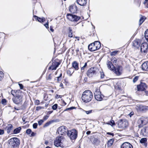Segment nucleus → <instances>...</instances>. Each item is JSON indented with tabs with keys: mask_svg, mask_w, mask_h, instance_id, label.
Returning a JSON list of instances; mask_svg holds the SVG:
<instances>
[{
	"mask_svg": "<svg viewBox=\"0 0 148 148\" xmlns=\"http://www.w3.org/2000/svg\"><path fill=\"white\" fill-rule=\"evenodd\" d=\"M93 97V94L91 91L90 90H87L83 93L82 98L83 101L87 103L92 100Z\"/></svg>",
	"mask_w": 148,
	"mask_h": 148,
	"instance_id": "1",
	"label": "nucleus"
},
{
	"mask_svg": "<svg viewBox=\"0 0 148 148\" xmlns=\"http://www.w3.org/2000/svg\"><path fill=\"white\" fill-rule=\"evenodd\" d=\"M12 99L14 103L19 106L22 104L23 97L21 93H18V94L15 95Z\"/></svg>",
	"mask_w": 148,
	"mask_h": 148,
	"instance_id": "2",
	"label": "nucleus"
},
{
	"mask_svg": "<svg viewBox=\"0 0 148 148\" xmlns=\"http://www.w3.org/2000/svg\"><path fill=\"white\" fill-rule=\"evenodd\" d=\"M101 46L100 42L96 41L94 43L89 44L88 46V49L91 51H93L99 49Z\"/></svg>",
	"mask_w": 148,
	"mask_h": 148,
	"instance_id": "3",
	"label": "nucleus"
},
{
	"mask_svg": "<svg viewBox=\"0 0 148 148\" xmlns=\"http://www.w3.org/2000/svg\"><path fill=\"white\" fill-rule=\"evenodd\" d=\"M64 140V138L63 136H60L57 137L54 141V145L57 147H63V142Z\"/></svg>",
	"mask_w": 148,
	"mask_h": 148,
	"instance_id": "4",
	"label": "nucleus"
},
{
	"mask_svg": "<svg viewBox=\"0 0 148 148\" xmlns=\"http://www.w3.org/2000/svg\"><path fill=\"white\" fill-rule=\"evenodd\" d=\"M98 71L99 69L97 67H92L87 71V75L88 77H90L97 74Z\"/></svg>",
	"mask_w": 148,
	"mask_h": 148,
	"instance_id": "5",
	"label": "nucleus"
},
{
	"mask_svg": "<svg viewBox=\"0 0 148 148\" xmlns=\"http://www.w3.org/2000/svg\"><path fill=\"white\" fill-rule=\"evenodd\" d=\"M8 143L10 146L13 147H17L19 145L20 141L17 138H13L9 140Z\"/></svg>",
	"mask_w": 148,
	"mask_h": 148,
	"instance_id": "6",
	"label": "nucleus"
},
{
	"mask_svg": "<svg viewBox=\"0 0 148 148\" xmlns=\"http://www.w3.org/2000/svg\"><path fill=\"white\" fill-rule=\"evenodd\" d=\"M66 17L68 20L74 22H77L81 18L80 16L70 14H67Z\"/></svg>",
	"mask_w": 148,
	"mask_h": 148,
	"instance_id": "7",
	"label": "nucleus"
},
{
	"mask_svg": "<svg viewBox=\"0 0 148 148\" xmlns=\"http://www.w3.org/2000/svg\"><path fill=\"white\" fill-rule=\"evenodd\" d=\"M78 132L76 130L73 129L68 132L67 134L71 140H75L77 137Z\"/></svg>",
	"mask_w": 148,
	"mask_h": 148,
	"instance_id": "8",
	"label": "nucleus"
},
{
	"mask_svg": "<svg viewBox=\"0 0 148 148\" xmlns=\"http://www.w3.org/2000/svg\"><path fill=\"white\" fill-rule=\"evenodd\" d=\"M95 97V99L98 101H101L103 99V96L101 95L98 88H96L95 89L94 92Z\"/></svg>",
	"mask_w": 148,
	"mask_h": 148,
	"instance_id": "9",
	"label": "nucleus"
},
{
	"mask_svg": "<svg viewBox=\"0 0 148 148\" xmlns=\"http://www.w3.org/2000/svg\"><path fill=\"white\" fill-rule=\"evenodd\" d=\"M128 125V121L125 120H120L118 124V126L121 129H125L127 128Z\"/></svg>",
	"mask_w": 148,
	"mask_h": 148,
	"instance_id": "10",
	"label": "nucleus"
},
{
	"mask_svg": "<svg viewBox=\"0 0 148 148\" xmlns=\"http://www.w3.org/2000/svg\"><path fill=\"white\" fill-rule=\"evenodd\" d=\"M68 131L67 128L64 126H62L59 127L57 131L58 133L61 135L66 134Z\"/></svg>",
	"mask_w": 148,
	"mask_h": 148,
	"instance_id": "11",
	"label": "nucleus"
},
{
	"mask_svg": "<svg viewBox=\"0 0 148 148\" xmlns=\"http://www.w3.org/2000/svg\"><path fill=\"white\" fill-rule=\"evenodd\" d=\"M140 51L142 53H145L148 51V45L146 42L142 43L140 46Z\"/></svg>",
	"mask_w": 148,
	"mask_h": 148,
	"instance_id": "12",
	"label": "nucleus"
},
{
	"mask_svg": "<svg viewBox=\"0 0 148 148\" xmlns=\"http://www.w3.org/2000/svg\"><path fill=\"white\" fill-rule=\"evenodd\" d=\"M123 68L121 66H118L114 69V71H115V73L116 75H121L122 73Z\"/></svg>",
	"mask_w": 148,
	"mask_h": 148,
	"instance_id": "13",
	"label": "nucleus"
},
{
	"mask_svg": "<svg viewBox=\"0 0 148 148\" xmlns=\"http://www.w3.org/2000/svg\"><path fill=\"white\" fill-rule=\"evenodd\" d=\"M140 133L143 136L148 137V126L143 127L141 129Z\"/></svg>",
	"mask_w": 148,
	"mask_h": 148,
	"instance_id": "14",
	"label": "nucleus"
},
{
	"mask_svg": "<svg viewBox=\"0 0 148 148\" xmlns=\"http://www.w3.org/2000/svg\"><path fill=\"white\" fill-rule=\"evenodd\" d=\"M147 88L146 84L144 83H141L137 86V90L138 91H143L145 90Z\"/></svg>",
	"mask_w": 148,
	"mask_h": 148,
	"instance_id": "15",
	"label": "nucleus"
},
{
	"mask_svg": "<svg viewBox=\"0 0 148 148\" xmlns=\"http://www.w3.org/2000/svg\"><path fill=\"white\" fill-rule=\"evenodd\" d=\"M69 10L71 12L73 13L77 12V9L75 4H73L70 6Z\"/></svg>",
	"mask_w": 148,
	"mask_h": 148,
	"instance_id": "16",
	"label": "nucleus"
},
{
	"mask_svg": "<svg viewBox=\"0 0 148 148\" xmlns=\"http://www.w3.org/2000/svg\"><path fill=\"white\" fill-rule=\"evenodd\" d=\"M145 118L143 117H141L138 120V123L139 124L138 126L139 127H142L143 125L145 124Z\"/></svg>",
	"mask_w": 148,
	"mask_h": 148,
	"instance_id": "17",
	"label": "nucleus"
},
{
	"mask_svg": "<svg viewBox=\"0 0 148 148\" xmlns=\"http://www.w3.org/2000/svg\"><path fill=\"white\" fill-rule=\"evenodd\" d=\"M121 148H133L132 144L128 142L123 143L121 146Z\"/></svg>",
	"mask_w": 148,
	"mask_h": 148,
	"instance_id": "18",
	"label": "nucleus"
},
{
	"mask_svg": "<svg viewBox=\"0 0 148 148\" xmlns=\"http://www.w3.org/2000/svg\"><path fill=\"white\" fill-rule=\"evenodd\" d=\"M141 40L139 39H136L133 42V46L137 48H138L141 44Z\"/></svg>",
	"mask_w": 148,
	"mask_h": 148,
	"instance_id": "19",
	"label": "nucleus"
},
{
	"mask_svg": "<svg viewBox=\"0 0 148 148\" xmlns=\"http://www.w3.org/2000/svg\"><path fill=\"white\" fill-rule=\"evenodd\" d=\"M59 64L60 63L58 62H53L52 65L49 67V69H51L52 70H56Z\"/></svg>",
	"mask_w": 148,
	"mask_h": 148,
	"instance_id": "20",
	"label": "nucleus"
},
{
	"mask_svg": "<svg viewBox=\"0 0 148 148\" xmlns=\"http://www.w3.org/2000/svg\"><path fill=\"white\" fill-rule=\"evenodd\" d=\"M26 134L29 135L30 136H34L36 135V133L32 131V130L30 129H27L26 130Z\"/></svg>",
	"mask_w": 148,
	"mask_h": 148,
	"instance_id": "21",
	"label": "nucleus"
},
{
	"mask_svg": "<svg viewBox=\"0 0 148 148\" xmlns=\"http://www.w3.org/2000/svg\"><path fill=\"white\" fill-rule=\"evenodd\" d=\"M107 65L108 68L111 71H113L115 68L114 66L112 64V63L110 61H108Z\"/></svg>",
	"mask_w": 148,
	"mask_h": 148,
	"instance_id": "22",
	"label": "nucleus"
},
{
	"mask_svg": "<svg viewBox=\"0 0 148 148\" xmlns=\"http://www.w3.org/2000/svg\"><path fill=\"white\" fill-rule=\"evenodd\" d=\"M142 68L143 71H148V62H145L142 64Z\"/></svg>",
	"mask_w": 148,
	"mask_h": 148,
	"instance_id": "23",
	"label": "nucleus"
},
{
	"mask_svg": "<svg viewBox=\"0 0 148 148\" xmlns=\"http://www.w3.org/2000/svg\"><path fill=\"white\" fill-rule=\"evenodd\" d=\"M77 3L82 6L85 5L87 3V0H77Z\"/></svg>",
	"mask_w": 148,
	"mask_h": 148,
	"instance_id": "24",
	"label": "nucleus"
},
{
	"mask_svg": "<svg viewBox=\"0 0 148 148\" xmlns=\"http://www.w3.org/2000/svg\"><path fill=\"white\" fill-rule=\"evenodd\" d=\"M12 124L8 125L5 127V129L7 130V132L9 134L10 133L12 129Z\"/></svg>",
	"mask_w": 148,
	"mask_h": 148,
	"instance_id": "25",
	"label": "nucleus"
},
{
	"mask_svg": "<svg viewBox=\"0 0 148 148\" xmlns=\"http://www.w3.org/2000/svg\"><path fill=\"white\" fill-rule=\"evenodd\" d=\"M147 139L146 138H142L140 140V142L141 143L146 146L147 145Z\"/></svg>",
	"mask_w": 148,
	"mask_h": 148,
	"instance_id": "26",
	"label": "nucleus"
},
{
	"mask_svg": "<svg viewBox=\"0 0 148 148\" xmlns=\"http://www.w3.org/2000/svg\"><path fill=\"white\" fill-rule=\"evenodd\" d=\"M34 17L35 19H37L38 21L40 22H43L45 20V18L44 17L40 18L38 17L36 15L34 16Z\"/></svg>",
	"mask_w": 148,
	"mask_h": 148,
	"instance_id": "27",
	"label": "nucleus"
},
{
	"mask_svg": "<svg viewBox=\"0 0 148 148\" xmlns=\"http://www.w3.org/2000/svg\"><path fill=\"white\" fill-rule=\"evenodd\" d=\"M18 93H21L20 90H12L11 91V94L14 96V97L15 95L18 94Z\"/></svg>",
	"mask_w": 148,
	"mask_h": 148,
	"instance_id": "28",
	"label": "nucleus"
},
{
	"mask_svg": "<svg viewBox=\"0 0 148 148\" xmlns=\"http://www.w3.org/2000/svg\"><path fill=\"white\" fill-rule=\"evenodd\" d=\"M72 66L73 68H74L75 70H77L79 69L78 66V64L76 62L74 61L72 63Z\"/></svg>",
	"mask_w": 148,
	"mask_h": 148,
	"instance_id": "29",
	"label": "nucleus"
},
{
	"mask_svg": "<svg viewBox=\"0 0 148 148\" xmlns=\"http://www.w3.org/2000/svg\"><path fill=\"white\" fill-rule=\"evenodd\" d=\"M114 141V139H111L108 141L107 143V145L108 147H110L113 144Z\"/></svg>",
	"mask_w": 148,
	"mask_h": 148,
	"instance_id": "30",
	"label": "nucleus"
},
{
	"mask_svg": "<svg viewBox=\"0 0 148 148\" xmlns=\"http://www.w3.org/2000/svg\"><path fill=\"white\" fill-rule=\"evenodd\" d=\"M21 130V128L19 127L18 128H16L14 129L13 131V133L14 134H16L20 132Z\"/></svg>",
	"mask_w": 148,
	"mask_h": 148,
	"instance_id": "31",
	"label": "nucleus"
},
{
	"mask_svg": "<svg viewBox=\"0 0 148 148\" xmlns=\"http://www.w3.org/2000/svg\"><path fill=\"white\" fill-rule=\"evenodd\" d=\"M145 18L144 16H142L139 20V25H140L145 21Z\"/></svg>",
	"mask_w": 148,
	"mask_h": 148,
	"instance_id": "32",
	"label": "nucleus"
},
{
	"mask_svg": "<svg viewBox=\"0 0 148 148\" xmlns=\"http://www.w3.org/2000/svg\"><path fill=\"white\" fill-rule=\"evenodd\" d=\"M106 124L108 125H110L112 126L115 125L114 121L112 120H111L110 122L107 123Z\"/></svg>",
	"mask_w": 148,
	"mask_h": 148,
	"instance_id": "33",
	"label": "nucleus"
},
{
	"mask_svg": "<svg viewBox=\"0 0 148 148\" xmlns=\"http://www.w3.org/2000/svg\"><path fill=\"white\" fill-rule=\"evenodd\" d=\"M145 39L148 42V29H147L145 33Z\"/></svg>",
	"mask_w": 148,
	"mask_h": 148,
	"instance_id": "34",
	"label": "nucleus"
},
{
	"mask_svg": "<svg viewBox=\"0 0 148 148\" xmlns=\"http://www.w3.org/2000/svg\"><path fill=\"white\" fill-rule=\"evenodd\" d=\"M62 75V74L61 73L59 76L58 77L56 78V79H55V80H57L58 82H59L61 80Z\"/></svg>",
	"mask_w": 148,
	"mask_h": 148,
	"instance_id": "35",
	"label": "nucleus"
},
{
	"mask_svg": "<svg viewBox=\"0 0 148 148\" xmlns=\"http://www.w3.org/2000/svg\"><path fill=\"white\" fill-rule=\"evenodd\" d=\"M117 60L115 57H112L111 59V61L114 64H116L117 62Z\"/></svg>",
	"mask_w": 148,
	"mask_h": 148,
	"instance_id": "36",
	"label": "nucleus"
},
{
	"mask_svg": "<svg viewBox=\"0 0 148 148\" xmlns=\"http://www.w3.org/2000/svg\"><path fill=\"white\" fill-rule=\"evenodd\" d=\"M4 77V73L3 72L0 71V81H1Z\"/></svg>",
	"mask_w": 148,
	"mask_h": 148,
	"instance_id": "37",
	"label": "nucleus"
},
{
	"mask_svg": "<svg viewBox=\"0 0 148 148\" xmlns=\"http://www.w3.org/2000/svg\"><path fill=\"white\" fill-rule=\"evenodd\" d=\"M87 63L86 62L85 63L84 66L81 68V70L82 72H83L84 71V69L87 66Z\"/></svg>",
	"mask_w": 148,
	"mask_h": 148,
	"instance_id": "38",
	"label": "nucleus"
},
{
	"mask_svg": "<svg viewBox=\"0 0 148 148\" xmlns=\"http://www.w3.org/2000/svg\"><path fill=\"white\" fill-rule=\"evenodd\" d=\"M1 103L2 104L4 105H5L7 103V101L6 99H3L1 100Z\"/></svg>",
	"mask_w": 148,
	"mask_h": 148,
	"instance_id": "39",
	"label": "nucleus"
},
{
	"mask_svg": "<svg viewBox=\"0 0 148 148\" xmlns=\"http://www.w3.org/2000/svg\"><path fill=\"white\" fill-rule=\"evenodd\" d=\"M83 111L85 112L86 114H88L91 113L92 112V110H90L88 111H86L85 110H83Z\"/></svg>",
	"mask_w": 148,
	"mask_h": 148,
	"instance_id": "40",
	"label": "nucleus"
},
{
	"mask_svg": "<svg viewBox=\"0 0 148 148\" xmlns=\"http://www.w3.org/2000/svg\"><path fill=\"white\" fill-rule=\"evenodd\" d=\"M52 122L51 121H49L46 123L44 125V127H45L48 126Z\"/></svg>",
	"mask_w": 148,
	"mask_h": 148,
	"instance_id": "41",
	"label": "nucleus"
},
{
	"mask_svg": "<svg viewBox=\"0 0 148 148\" xmlns=\"http://www.w3.org/2000/svg\"><path fill=\"white\" fill-rule=\"evenodd\" d=\"M58 108V105L57 104H55L52 106V108L53 110H56Z\"/></svg>",
	"mask_w": 148,
	"mask_h": 148,
	"instance_id": "42",
	"label": "nucleus"
},
{
	"mask_svg": "<svg viewBox=\"0 0 148 148\" xmlns=\"http://www.w3.org/2000/svg\"><path fill=\"white\" fill-rule=\"evenodd\" d=\"M139 107L140 108V111H143L144 109H146V107L144 106H140Z\"/></svg>",
	"mask_w": 148,
	"mask_h": 148,
	"instance_id": "43",
	"label": "nucleus"
},
{
	"mask_svg": "<svg viewBox=\"0 0 148 148\" xmlns=\"http://www.w3.org/2000/svg\"><path fill=\"white\" fill-rule=\"evenodd\" d=\"M138 76H136L133 79V82L134 83H135L136 82L137 80L138 79Z\"/></svg>",
	"mask_w": 148,
	"mask_h": 148,
	"instance_id": "44",
	"label": "nucleus"
},
{
	"mask_svg": "<svg viewBox=\"0 0 148 148\" xmlns=\"http://www.w3.org/2000/svg\"><path fill=\"white\" fill-rule=\"evenodd\" d=\"M52 76L51 74H49L46 77L47 79L48 80H50L51 79Z\"/></svg>",
	"mask_w": 148,
	"mask_h": 148,
	"instance_id": "45",
	"label": "nucleus"
},
{
	"mask_svg": "<svg viewBox=\"0 0 148 148\" xmlns=\"http://www.w3.org/2000/svg\"><path fill=\"white\" fill-rule=\"evenodd\" d=\"M118 51H115L111 53L110 54L111 56H115L118 53Z\"/></svg>",
	"mask_w": 148,
	"mask_h": 148,
	"instance_id": "46",
	"label": "nucleus"
},
{
	"mask_svg": "<svg viewBox=\"0 0 148 148\" xmlns=\"http://www.w3.org/2000/svg\"><path fill=\"white\" fill-rule=\"evenodd\" d=\"M44 108L43 107L39 106L37 107H36V110L38 111V110H40L41 109H44Z\"/></svg>",
	"mask_w": 148,
	"mask_h": 148,
	"instance_id": "47",
	"label": "nucleus"
},
{
	"mask_svg": "<svg viewBox=\"0 0 148 148\" xmlns=\"http://www.w3.org/2000/svg\"><path fill=\"white\" fill-rule=\"evenodd\" d=\"M73 72H71L70 70H68L67 71V74L70 76H71Z\"/></svg>",
	"mask_w": 148,
	"mask_h": 148,
	"instance_id": "48",
	"label": "nucleus"
},
{
	"mask_svg": "<svg viewBox=\"0 0 148 148\" xmlns=\"http://www.w3.org/2000/svg\"><path fill=\"white\" fill-rule=\"evenodd\" d=\"M75 107H71L69 108H67L64 111H66V110H71L73 109H75Z\"/></svg>",
	"mask_w": 148,
	"mask_h": 148,
	"instance_id": "49",
	"label": "nucleus"
},
{
	"mask_svg": "<svg viewBox=\"0 0 148 148\" xmlns=\"http://www.w3.org/2000/svg\"><path fill=\"white\" fill-rule=\"evenodd\" d=\"M44 120H40L38 121V124L39 125H41L42 123L44 122Z\"/></svg>",
	"mask_w": 148,
	"mask_h": 148,
	"instance_id": "50",
	"label": "nucleus"
},
{
	"mask_svg": "<svg viewBox=\"0 0 148 148\" xmlns=\"http://www.w3.org/2000/svg\"><path fill=\"white\" fill-rule=\"evenodd\" d=\"M37 125L38 124L37 123H34L33 125V128L34 129H36L37 127Z\"/></svg>",
	"mask_w": 148,
	"mask_h": 148,
	"instance_id": "51",
	"label": "nucleus"
},
{
	"mask_svg": "<svg viewBox=\"0 0 148 148\" xmlns=\"http://www.w3.org/2000/svg\"><path fill=\"white\" fill-rule=\"evenodd\" d=\"M68 36L70 37H73V34L72 32H69Z\"/></svg>",
	"mask_w": 148,
	"mask_h": 148,
	"instance_id": "52",
	"label": "nucleus"
},
{
	"mask_svg": "<svg viewBox=\"0 0 148 148\" xmlns=\"http://www.w3.org/2000/svg\"><path fill=\"white\" fill-rule=\"evenodd\" d=\"M35 103L36 105H38L39 104L40 101L39 100H36L35 101Z\"/></svg>",
	"mask_w": 148,
	"mask_h": 148,
	"instance_id": "53",
	"label": "nucleus"
},
{
	"mask_svg": "<svg viewBox=\"0 0 148 148\" xmlns=\"http://www.w3.org/2000/svg\"><path fill=\"white\" fill-rule=\"evenodd\" d=\"M49 116H47V115H46V116H45L43 117V120H47L48 119Z\"/></svg>",
	"mask_w": 148,
	"mask_h": 148,
	"instance_id": "54",
	"label": "nucleus"
},
{
	"mask_svg": "<svg viewBox=\"0 0 148 148\" xmlns=\"http://www.w3.org/2000/svg\"><path fill=\"white\" fill-rule=\"evenodd\" d=\"M18 85H19V87H20V88L21 89H23V86L22 84H18Z\"/></svg>",
	"mask_w": 148,
	"mask_h": 148,
	"instance_id": "55",
	"label": "nucleus"
},
{
	"mask_svg": "<svg viewBox=\"0 0 148 148\" xmlns=\"http://www.w3.org/2000/svg\"><path fill=\"white\" fill-rule=\"evenodd\" d=\"M4 133V131L3 130L0 129V135H2Z\"/></svg>",
	"mask_w": 148,
	"mask_h": 148,
	"instance_id": "56",
	"label": "nucleus"
},
{
	"mask_svg": "<svg viewBox=\"0 0 148 148\" xmlns=\"http://www.w3.org/2000/svg\"><path fill=\"white\" fill-rule=\"evenodd\" d=\"M44 25L47 28H49V25H48V22L47 23H46V24Z\"/></svg>",
	"mask_w": 148,
	"mask_h": 148,
	"instance_id": "57",
	"label": "nucleus"
},
{
	"mask_svg": "<svg viewBox=\"0 0 148 148\" xmlns=\"http://www.w3.org/2000/svg\"><path fill=\"white\" fill-rule=\"evenodd\" d=\"M148 2V0H145V1H144L143 3L145 5H146V4L147 5V3Z\"/></svg>",
	"mask_w": 148,
	"mask_h": 148,
	"instance_id": "58",
	"label": "nucleus"
},
{
	"mask_svg": "<svg viewBox=\"0 0 148 148\" xmlns=\"http://www.w3.org/2000/svg\"><path fill=\"white\" fill-rule=\"evenodd\" d=\"M98 140V139L97 138H95L94 139V140L93 141V142L94 143H96V142H97Z\"/></svg>",
	"mask_w": 148,
	"mask_h": 148,
	"instance_id": "59",
	"label": "nucleus"
},
{
	"mask_svg": "<svg viewBox=\"0 0 148 148\" xmlns=\"http://www.w3.org/2000/svg\"><path fill=\"white\" fill-rule=\"evenodd\" d=\"M56 98H61V96L60 95H56Z\"/></svg>",
	"mask_w": 148,
	"mask_h": 148,
	"instance_id": "60",
	"label": "nucleus"
},
{
	"mask_svg": "<svg viewBox=\"0 0 148 148\" xmlns=\"http://www.w3.org/2000/svg\"><path fill=\"white\" fill-rule=\"evenodd\" d=\"M53 112V111H48L47 112V115H49V114H51V113H52Z\"/></svg>",
	"mask_w": 148,
	"mask_h": 148,
	"instance_id": "61",
	"label": "nucleus"
},
{
	"mask_svg": "<svg viewBox=\"0 0 148 148\" xmlns=\"http://www.w3.org/2000/svg\"><path fill=\"white\" fill-rule=\"evenodd\" d=\"M107 134L110 135H112V136H113L114 135V134L113 133H110V132H108L107 133Z\"/></svg>",
	"mask_w": 148,
	"mask_h": 148,
	"instance_id": "62",
	"label": "nucleus"
},
{
	"mask_svg": "<svg viewBox=\"0 0 148 148\" xmlns=\"http://www.w3.org/2000/svg\"><path fill=\"white\" fill-rule=\"evenodd\" d=\"M69 32H72V29L71 27H69Z\"/></svg>",
	"mask_w": 148,
	"mask_h": 148,
	"instance_id": "63",
	"label": "nucleus"
},
{
	"mask_svg": "<svg viewBox=\"0 0 148 148\" xmlns=\"http://www.w3.org/2000/svg\"><path fill=\"white\" fill-rule=\"evenodd\" d=\"M90 133H91V132L90 131H88L86 132V134H87L88 135H89V134H90Z\"/></svg>",
	"mask_w": 148,
	"mask_h": 148,
	"instance_id": "64",
	"label": "nucleus"
}]
</instances>
